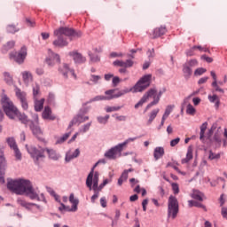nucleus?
I'll list each match as a JSON object with an SVG mask.
<instances>
[{
  "label": "nucleus",
  "instance_id": "1",
  "mask_svg": "<svg viewBox=\"0 0 227 227\" xmlns=\"http://www.w3.org/2000/svg\"><path fill=\"white\" fill-rule=\"evenodd\" d=\"M1 104L8 118H10L11 120H15V118H18L20 123H23V125H26V127H27V124L30 123L31 121L26 114L19 112V109L15 107L13 102H12V100H10L8 97L4 96L2 98Z\"/></svg>",
  "mask_w": 227,
  "mask_h": 227
},
{
  "label": "nucleus",
  "instance_id": "2",
  "mask_svg": "<svg viewBox=\"0 0 227 227\" xmlns=\"http://www.w3.org/2000/svg\"><path fill=\"white\" fill-rule=\"evenodd\" d=\"M162 90H160L159 93L157 94V90L156 89H151L149 90L144 96L143 98L140 99V101L135 105V109H137L138 107H141V106H143V104L148 102L149 98H153V101H152L151 103H149L147 105V106L145 107V113H146V111L148 109H150V107H153V106H157V104H159L160 98L162 97Z\"/></svg>",
  "mask_w": 227,
  "mask_h": 227
},
{
  "label": "nucleus",
  "instance_id": "3",
  "mask_svg": "<svg viewBox=\"0 0 227 227\" xmlns=\"http://www.w3.org/2000/svg\"><path fill=\"white\" fill-rule=\"evenodd\" d=\"M30 185L31 181L27 179L11 180L7 184V189L14 192V194L22 196L26 194Z\"/></svg>",
  "mask_w": 227,
  "mask_h": 227
},
{
  "label": "nucleus",
  "instance_id": "4",
  "mask_svg": "<svg viewBox=\"0 0 227 227\" xmlns=\"http://www.w3.org/2000/svg\"><path fill=\"white\" fill-rule=\"evenodd\" d=\"M54 36H57V39L53 41L54 47H67L68 45V41L67 37L69 35H72V31L68 27H60L56 29L53 33Z\"/></svg>",
  "mask_w": 227,
  "mask_h": 227
},
{
  "label": "nucleus",
  "instance_id": "5",
  "mask_svg": "<svg viewBox=\"0 0 227 227\" xmlns=\"http://www.w3.org/2000/svg\"><path fill=\"white\" fill-rule=\"evenodd\" d=\"M26 150L29 153L35 164H40V160L45 159V148L42 146L26 145Z\"/></svg>",
  "mask_w": 227,
  "mask_h": 227
},
{
  "label": "nucleus",
  "instance_id": "6",
  "mask_svg": "<svg viewBox=\"0 0 227 227\" xmlns=\"http://www.w3.org/2000/svg\"><path fill=\"white\" fill-rule=\"evenodd\" d=\"M99 176L100 174L98 172L93 173L92 168L86 179V185L90 189V191H91V189H93L94 192L102 191L104 187H106V185L103 183L98 186Z\"/></svg>",
  "mask_w": 227,
  "mask_h": 227
},
{
  "label": "nucleus",
  "instance_id": "7",
  "mask_svg": "<svg viewBox=\"0 0 227 227\" xmlns=\"http://www.w3.org/2000/svg\"><path fill=\"white\" fill-rule=\"evenodd\" d=\"M179 210L178 200L170 195L168 200V219H176Z\"/></svg>",
  "mask_w": 227,
  "mask_h": 227
},
{
  "label": "nucleus",
  "instance_id": "8",
  "mask_svg": "<svg viewBox=\"0 0 227 227\" xmlns=\"http://www.w3.org/2000/svg\"><path fill=\"white\" fill-rule=\"evenodd\" d=\"M152 82V74H146L143 76L135 84L133 89L130 90V91H133V93H139L141 91H145L146 88L150 86Z\"/></svg>",
  "mask_w": 227,
  "mask_h": 227
},
{
  "label": "nucleus",
  "instance_id": "9",
  "mask_svg": "<svg viewBox=\"0 0 227 227\" xmlns=\"http://www.w3.org/2000/svg\"><path fill=\"white\" fill-rule=\"evenodd\" d=\"M27 56V48L26 46L21 47L19 53H10V59H13L19 65H22L24 63L26 58Z\"/></svg>",
  "mask_w": 227,
  "mask_h": 227
},
{
  "label": "nucleus",
  "instance_id": "10",
  "mask_svg": "<svg viewBox=\"0 0 227 227\" xmlns=\"http://www.w3.org/2000/svg\"><path fill=\"white\" fill-rule=\"evenodd\" d=\"M14 91L17 98L20 99L23 111H27V109H29V104L27 103V94L19 88H16Z\"/></svg>",
  "mask_w": 227,
  "mask_h": 227
},
{
  "label": "nucleus",
  "instance_id": "11",
  "mask_svg": "<svg viewBox=\"0 0 227 227\" xmlns=\"http://www.w3.org/2000/svg\"><path fill=\"white\" fill-rule=\"evenodd\" d=\"M121 152H123V149L121 148V145L119 144L118 145L107 151L105 153V157L110 160L118 159V157H121Z\"/></svg>",
  "mask_w": 227,
  "mask_h": 227
},
{
  "label": "nucleus",
  "instance_id": "12",
  "mask_svg": "<svg viewBox=\"0 0 227 227\" xmlns=\"http://www.w3.org/2000/svg\"><path fill=\"white\" fill-rule=\"evenodd\" d=\"M7 144L10 146L11 150H13L14 157L16 160H22V153H20V150L17 145V142H15V138L13 137L7 138Z\"/></svg>",
  "mask_w": 227,
  "mask_h": 227
},
{
  "label": "nucleus",
  "instance_id": "13",
  "mask_svg": "<svg viewBox=\"0 0 227 227\" xmlns=\"http://www.w3.org/2000/svg\"><path fill=\"white\" fill-rule=\"evenodd\" d=\"M59 72L66 79H68V74H71L72 77H74V79H77V74H75V71L70 68V66L67 63H63L59 67Z\"/></svg>",
  "mask_w": 227,
  "mask_h": 227
},
{
  "label": "nucleus",
  "instance_id": "14",
  "mask_svg": "<svg viewBox=\"0 0 227 227\" xmlns=\"http://www.w3.org/2000/svg\"><path fill=\"white\" fill-rule=\"evenodd\" d=\"M48 67H54L56 63H61L59 54L55 53L52 50H48V58L46 59Z\"/></svg>",
  "mask_w": 227,
  "mask_h": 227
},
{
  "label": "nucleus",
  "instance_id": "15",
  "mask_svg": "<svg viewBox=\"0 0 227 227\" xmlns=\"http://www.w3.org/2000/svg\"><path fill=\"white\" fill-rule=\"evenodd\" d=\"M33 120L30 121L29 129L32 130L35 136H40L42 134V129L38 126V114H33Z\"/></svg>",
  "mask_w": 227,
  "mask_h": 227
},
{
  "label": "nucleus",
  "instance_id": "16",
  "mask_svg": "<svg viewBox=\"0 0 227 227\" xmlns=\"http://www.w3.org/2000/svg\"><path fill=\"white\" fill-rule=\"evenodd\" d=\"M168 33V28L166 26L157 27L153 30V33L150 34L151 38L155 40V38H160V36H164V35Z\"/></svg>",
  "mask_w": 227,
  "mask_h": 227
},
{
  "label": "nucleus",
  "instance_id": "17",
  "mask_svg": "<svg viewBox=\"0 0 227 227\" xmlns=\"http://www.w3.org/2000/svg\"><path fill=\"white\" fill-rule=\"evenodd\" d=\"M69 56L74 59V63H78L79 65L86 63V57L82 56V54L78 51H71L69 52Z\"/></svg>",
  "mask_w": 227,
  "mask_h": 227
},
{
  "label": "nucleus",
  "instance_id": "18",
  "mask_svg": "<svg viewBox=\"0 0 227 227\" xmlns=\"http://www.w3.org/2000/svg\"><path fill=\"white\" fill-rule=\"evenodd\" d=\"M114 67H121V68H130L134 67V61L131 59L123 60H115L113 63Z\"/></svg>",
  "mask_w": 227,
  "mask_h": 227
},
{
  "label": "nucleus",
  "instance_id": "19",
  "mask_svg": "<svg viewBox=\"0 0 227 227\" xmlns=\"http://www.w3.org/2000/svg\"><path fill=\"white\" fill-rule=\"evenodd\" d=\"M26 196H28V198H30V200H39V194L40 192L38 190H35V188H33V184H30V186H28V189L26 192Z\"/></svg>",
  "mask_w": 227,
  "mask_h": 227
},
{
  "label": "nucleus",
  "instance_id": "20",
  "mask_svg": "<svg viewBox=\"0 0 227 227\" xmlns=\"http://www.w3.org/2000/svg\"><path fill=\"white\" fill-rule=\"evenodd\" d=\"M88 120H90L89 116H83V115L78 114L74 116V119L70 121L69 129L74 127V125L77 123H84V121H88Z\"/></svg>",
  "mask_w": 227,
  "mask_h": 227
},
{
  "label": "nucleus",
  "instance_id": "21",
  "mask_svg": "<svg viewBox=\"0 0 227 227\" xmlns=\"http://www.w3.org/2000/svg\"><path fill=\"white\" fill-rule=\"evenodd\" d=\"M45 152L51 160H59V157H61V155H59V153H58V152L52 148L45 147Z\"/></svg>",
  "mask_w": 227,
  "mask_h": 227
},
{
  "label": "nucleus",
  "instance_id": "22",
  "mask_svg": "<svg viewBox=\"0 0 227 227\" xmlns=\"http://www.w3.org/2000/svg\"><path fill=\"white\" fill-rule=\"evenodd\" d=\"M125 93H129V90H122L116 93V90H109L105 92V97H114L113 98H119V97H121L125 95Z\"/></svg>",
  "mask_w": 227,
  "mask_h": 227
},
{
  "label": "nucleus",
  "instance_id": "23",
  "mask_svg": "<svg viewBox=\"0 0 227 227\" xmlns=\"http://www.w3.org/2000/svg\"><path fill=\"white\" fill-rule=\"evenodd\" d=\"M23 82L29 85L30 82H33V74L30 71H23L21 73Z\"/></svg>",
  "mask_w": 227,
  "mask_h": 227
},
{
  "label": "nucleus",
  "instance_id": "24",
  "mask_svg": "<svg viewBox=\"0 0 227 227\" xmlns=\"http://www.w3.org/2000/svg\"><path fill=\"white\" fill-rule=\"evenodd\" d=\"M69 201L70 203H72V207L69 209V212H77V206L79 205V200L75 199L74 193L70 194Z\"/></svg>",
  "mask_w": 227,
  "mask_h": 227
},
{
  "label": "nucleus",
  "instance_id": "25",
  "mask_svg": "<svg viewBox=\"0 0 227 227\" xmlns=\"http://www.w3.org/2000/svg\"><path fill=\"white\" fill-rule=\"evenodd\" d=\"M43 120H56V117L52 115V111L49 106H45L43 112Z\"/></svg>",
  "mask_w": 227,
  "mask_h": 227
},
{
  "label": "nucleus",
  "instance_id": "26",
  "mask_svg": "<svg viewBox=\"0 0 227 227\" xmlns=\"http://www.w3.org/2000/svg\"><path fill=\"white\" fill-rule=\"evenodd\" d=\"M164 147H156L153 152V157L155 160H159V159H162L164 157Z\"/></svg>",
  "mask_w": 227,
  "mask_h": 227
},
{
  "label": "nucleus",
  "instance_id": "27",
  "mask_svg": "<svg viewBox=\"0 0 227 227\" xmlns=\"http://www.w3.org/2000/svg\"><path fill=\"white\" fill-rule=\"evenodd\" d=\"M160 111V109L156 108L149 114V119L147 121V125H152L153 120H155V118H157V115L159 114Z\"/></svg>",
  "mask_w": 227,
  "mask_h": 227
},
{
  "label": "nucleus",
  "instance_id": "28",
  "mask_svg": "<svg viewBox=\"0 0 227 227\" xmlns=\"http://www.w3.org/2000/svg\"><path fill=\"white\" fill-rule=\"evenodd\" d=\"M209 102H211V104H215V107L218 108L220 104H221V99H219V96L214 94L212 95H208L207 97Z\"/></svg>",
  "mask_w": 227,
  "mask_h": 227
},
{
  "label": "nucleus",
  "instance_id": "29",
  "mask_svg": "<svg viewBox=\"0 0 227 227\" xmlns=\"http://www.w3.org/2000/svg\"><path fill=\"white\" fill-rule=\"evenodd\" d=\"M192 147L189 146L187 149L186 157L181 160L182 164H187V162L192 160Z\"/></svg>",
  "mask_w": 227,
  "mask_h": 227
},
{
  "label": "nucleus",
  "instance_id": "30",
  "mask_svg": "<svg viewBox=\"0 0 227 227\" xmlns=\"http://www.w3.org/2000/svg\"><path fill=\"white\" fill-rule=\"evenodd\" d=\"M183 74L185 79H190L192 75V68L189 67L187 65L183 66Z\"/></svg>",
  "mask_w": 227,
  "mask_h": 227
},
{
  "label": "nucleus",
  "instance_id": "31",
  "mask_svg": "<svg viewBox=\"0 0 227 227\" xmlns=\"http://www.w3.org/2000/svg\"><path fill=\"white\" fill-rule=\"evenodd\" d=\"M102 79L100 75L91 74L90 77V82H85V84H98V82Z\"/></svg>",
  "mask_w": 227,
  "mask_h": 227
},
{
  "label": "nucleus",
  "instance_id": "32",
  "mask_svg": "<svg viewBox=\"0 0 227 227\" xmlns=\"http://www.w3.org/2000/svg\"><path fill=\"white\" fill-rule=\"evenodd\" d=\"M192 198L197 200V201H203L204 195L201 192L198 190H193L192 193Z\"/></svg>",
  "mask_w": 227,
  "mask_h": 227
},
{
  "label": "nucleus",
  "instance_id": "33",
  "mask_svg": "<svg viewBox=\"0 0 227 227\" xmlns=\"http://www.w3.org/2000/svg\"><path fill=\"white\" fill-rule=\"evenodd\" d=\"M15 47V43L13 41L8 42L6 44H4L2 47V52L3 54H6L8 51H12V49Z\"/></svg>",
  "mask_w": 227,
  "mask_h": 227
},
{
  "label": "nucleus",
  "instance_id": "34",
  "mask_svg": "<svg viewBox=\"0 0 227 227\" xmlns=\"http://www.w3.org/2000/svg\"><path fill=\"white\" fill-rule=\"evenodd\" d=\"M115 96H112V97H106V96H96L94 98H91L89 101V104H91V102H98L99 100H113V98H114Z\"/></svg>",
  "mask_w": 227,
  "mask_h": 227
},
{
  "label": "nucleus",
  "instance_id": "35",
  "mask_svg": "<svg viewBox=\"0 0 227 227\" xmlns=\"http://www.w3.org/2000/svg\"><path fill=\"white\" fill-rule=\"evenodd\" d=\"M79 155H81V151L79 149H75L73 154H67L66 160L67 162H70L72 159H77Z\"/></svg>",
  "mask_w": 227,
  "mask_h": 227
},
{
  "label": "nucleus",
  "instance_id": "36",
  "mask_svg": "<svg viewBox=\"0 0 227 227\" xmlns=\"http://www.w3.org/2000/svg\"><path fill=\"white\" fill-rule=\"evenodd\" d=\"M45 102L44 98H42L41 100H36L35 102V110L38 113L43 109V103Z\"/></svg>",
  "mask_w": 227,
  "mask_h": 227
},
{
  "label": "nucleus",
  "instance_id": "37",
  "mask_svg": "<svg viewBox=\"0 0 227 227\" xmlns=\"http://www.w3.org/2000/svg\"><path fill=\"white\" fill-rule=\"evenodd\" d=\"M184 65H186L189 68H194V67H198L199 65L198 59H190L186 61Z\"/></svg>",
  "mask_w": 227,
  "mask_h": 227
},
{
  "label": "nucleus",
  "instance_id": "38",
  "mask_svg": "<svg viewBox=\"0 0 227 227\" xmlns=\"http://www.w3.org/2000/svg\"><path fill=\"white\" fill-rule=\"evenodd\" d=\"M186 114H190V116H194V114H196V108H194L192 105L189 104L186 106Z\"/></svg>",
  "mask_w": 227,
  "mask_h": 227
},
{
  "label": "nucleus",
  "instance_id": "39",
  "mask_svg": "<svg viewBox=\"0 0 227 227\" xmlns=\"http://www.w3.org/2000/svg\"><path fill=\"white\" fill-rule=\"evenodd\" d=\"M69 31H71V34H69L67 36H73L74 38H81V36H82V32L81 31H75L72 28H69Z\"/></svg>",
  "mask_w": 227,
  "mask_h": 227
},
{
  "label": "nucleus",
  "instance_id": "40",
  "mask_svg": "<svg viewBox=\"0 0 227 227\" xmlns=\"http://www.w3.org/2000/svg\"><path fill=\"white\" fill-rule=\"evenodd\" d=\"M68 137H70V133H66L64 134L61 137L58 138L57 140V145H62V143H65V141H67V139H68Z\"/></svg>",
  "mask_w": 227,
  "mask_h": 227
},
{
  "label": "nucleus",
  "instance_id": "41",
  "mask_svg": "<svg viewBox=\"0 0 227 227\" xmlns=\"http://www.w3.org/2000/svg\"><path fill=\"white\" fill-rule=\"evenodd\" d=\"M18 204L20 207H24V208H30L31 207H33V205L35 204H31V203H27L26 200H18Z\"/></svg>",
  "mask_w": 227,
  "mask_h": 227
},
{
  "label": "nucleus",
  "instance_id": "42",
  "mask_svg": "<svg viewBox=\"0 0 227 227\" xmlns=\"http://www.w3.org/2000/svg\"><path fill=\"white\" fill-rule=\"evenodd\" d=\"M207 127H208V122H204L200 126V139H203L205 137V132L207 130Z\"/></svg>",
  "mask_w": 227,
  "mask_h": 227
},
{
  "label": "nucleus",
  "instance_id": "43",
  "mask_svg": "<svg viewBox=\"0 0 227 227\" xmlns=\"http://www.w3.org/2000/svg\"><path fill=\"white\" fill-rule=\"evenodd\" d=\"M208 159L209 160H215L221 159V154L209 151Z\"/></svg>",
  "mask_w": 227,
  "mask_h": 227
},
{
  "label": "nucleus",
  "instance_id": "44",
  "mask_svg": "<svg viewBox=\"0 0 227 227\" xmlns=\"http://www.w3.org/2000/svg\"><path fill=\"white\" fill-rule=\"evenodd\" d=\"M174 107H175V106H168L166 107L163 117L168 118L169 116V114H171V113L173 112Z\"/></svg>",
  "mask_w": 227,
  "mask_h": 227
},
{
  "label": "nucleus",
  "instance_id": "45",
  "mask_svg": "<svg viewBox=\"0 0 227 227\" xmlns=\"http://www.w3.org/2000/svg\"><path fill=\"white\" fill-rule=\"evenodd\" d=\"M7 32L8 33H17L19 31V28L15 25H8L7 27Z\"/></svg>",
  "mask_w": 227,
  "mask_h": 227
},
{
  "label": "nucleus",
  "instance_id": "46",
  "mask_svg": "<svg viewBox=\"0 0 227 227\" xmlns=\"http://www.w3.org/2000/svg\"><path fill=\"white\" fill-rule=\"evenodd\" d=\"M90 127H91V121L82 126V128L80 129V132H82V134L88 132V130H90Z\"/></svg>",
  "mask_w": 227,
  "mask_h": 227
},
{
  "label": "nucleus",
  "instance_id": "47",
  "mask_svg": "<svg viewBox=\"0 0 227 227\" xmlns=\"http://www.w3.org/2000/svg\"><path fill=\"white\" fill-rule=\"evenodd\" d=\"M167 168H173V169H175V171H176L177 173H181V175H185V173L180 171V168H178V167H176L175 164L168 162L167 164Z\"/></svg>",
  "mask_w": 227,
  "mask_h": 227
},
{
  "label": "nucleus",
  "instance_id": "48",
  "mask_svg": "<svg viewBox=\"0 0 227 227\" xmlns=\"http://www.w3.org/2000/svg\"><path fill=\"white\" fill-rule=\"evenodd\" d=\"M25 20L28 27H35V26H36V23L35 22V20H32L29 18H26Z\"/></svg>",
  "mask_w": 227,
  "mask_h": 227
},
{
  "label": "nucleus",
  "instance_id": "49",
  "mask_svg": "<svg viewBox=\"0 0 227 227\" xmlns=\"http://www.w3.org/2000/svg\"><path fill=\"white\" fill-rule=\"evenodd\" d=\"M207 72V69L203 67H199L194 71V75H203Z\"/></svg>",
  "mask_w": 227,
  "mask_h": 227
},
{
  "label": "nucleus",
  "instance_id": "50",
  "mask_svg": "<svg viewBox=\"0 0 227 227\" xmlns=\"http://www.w3.org/2000/svg\"><path fill=\"white\" fill-rule=\"evenodd\" d=\"M120 109H121V107H120V106H107L106 108V111L107 113H113L114 111H120Z\"/></svg>",
  "mask_w": 227,
  "mask_h": 227
},
{
  "label": "nucleus",
  "instance_id": "51",
  "mask_svg": "<svg viewBox=\"0 0 227 227\" xmlns=\"http://www.w3.org/2000/svg\"><path fill=\"white\" fill-rule=\"evenodd\" d=\"M136 139H137V137L128 138L122 144H119V145L121 146V149L123 150L124 146H127V145H129V143H130V141H136Z\"/></svg>",
  "mask_w": 227,
  "mask_h": 227
},
{
  "label": "nucleus",
  "instance_id": "52",
  "mask_svg": "<svg viewBox=\"0 0 227 227\" xmlns=\"http://www.w3.org/2000/svg\"><path fill=\"white\" fill-rule=\"evenodd\" d=\"M196 49H198V51H200V52H208V51H208V48H207V47H202V46H200V45L193 46V47H192V50H196Z\"/></svg>",
  "mask_w": 227,
  "mask_h": 227
},
{
  "label": "nucleus",
  "instance_id": "53",
  "mask_svg": "<svg viewBox=\"0 0 227 227\" xmlns=\"http://www.w3.org/2000/svg\"><path fill=\"white\" fill-rule=\"evenodd\" d=\"M109 120V115H106L105 117H98V121L99 123H103L105 125V123L107 122V121Z\"/></svg>",
  "mask_w": 227,
  "mask_h": 227
},
{
  "label": "nucleus",
  "instance_id": "54",
  "mask_svg": "<svg viewBox=\"0 0 227 227\" xmlns=\"http://www.w3.org/2000/svg\"><path fill=\"white\" fill-rule=\"evenodd\" d=\"M38 93H40V86L38 84H35V86L33 88L34 97H36Z\"/></svg>",
  "mask_w": 227,
  "mask_h": 227
},
{
  "label": "nucleus",
  "instance_id": "55",
  "mask_svg": "<svg viewBox=\"0 0 227 227\" xmlns=\"http://www.w3.org/2000/svg\"><path fill=\"white\" fill-rule=\"evenodd\" d=\"M210 74L214 80V82H212V86H215L216 82H217V75L215 74V72H214V71H211Z\"/></svg>",
  "mask_w": 227,
  "mask_h": 227
},
{
  "label": "nucleus",
  "instance_id": "56",
  "mask_svg": "<svg viewBox=\"0 0 227 227\" xmlns=\"http://www.w3.org/2000/svg\"><path fill=\"white\" fill-rule=\"evenodd\" d=\"M4 81L6 82H12V75L9 73H4Z\"/></svg>",
  "mask_w": 227,
  "mask_h": 227
},
{
  "label": "nucleus",
  "instance_id": "57",
  "mask_svg": "<svg viewBox=\"0 0 227 227\" xmlns=\"http://www.w3.org/2000/svg\"><path fill=\"white\" fill-rule=\"evenodd\" d=\"M178 143H180V137H176V138L171 140L170 146L175 147V146H176V145H178Z\"/></svg>",
  "mask_w": 227,
  "mask_h": 227
},
{
  "label": "nucleus",
  "instance_id": "58",
  "mask_svg": "<svg viewBox=\"0 0 227 227\" xmlns=\"http://www.w3.org/2000/svg\"><path fill=\"white\" fill-rule=\"evenodd\" d=\"M172 189L174 191V194H178L180 192V189L178 188V184L173 183L172 184Z\"/></svg>",
  "mask_w": 227,
  "mask_h": 227
},
{
  "label": "nucleus",
  "instance_id": "59",
  "mask_svg": "<svg viewBox=\"0 0 227 227\" xmlns=\"http://www.w3.org/2000/svg\"><path fill=\"white\" fill-rule=\"evenodd\" d=\"M200 59H204V61H207V63H212V61H214L212 58L207 57V55H202Z\"/></svg>",
  "mask_w": 227,
  "mask_h": 227
},
{
  "label": "nucleus",
  "instance_id": "60",
  "mask_svg": "<svg viewBox=\"0 0 227 227\" xmlns=\"http://www.w3.org/2000/svg\"><path fill=\"white\" fill-rule=\"evenodd\" d=\"M115 120H117V121H127V116L116 115Z\"/></svg>",
  "mask_w": 227,
  "mask_h": 227
},
{
  "label": "nucleus",
  "instance_id": "61",
  "mask_svg": "<svg viewBox=\"0 0 227 227\" xmlns=\"http://www.w3.org/2000/svg\"><path fill=\"white\" fill-rule=\"evenodd\" d=\"M112 82L114 86H118L120 84V77L114 76Z\"/></svg>",
  "mask_w": 227,
  "mask_h": 227
},
{
  "label": "nucleus",
  "instance_id": "62",
  "mask_svg": "<svg viewBox=\"0 0 227 227\" xmlns=\"http://www.w3.org/2000/svg\"><path fill=\"white\" fill-rule=\"evenodd\" d=\"M0 184H4V170H0Z\"/></svg>",
  "mask_w": 227,
  "mask_h": 227
},
{
  "label": "nucleus",
  "instance_id": "63",
  "mask_svg": "<svg viewBox=\"0 0 227 227\" xmlns=\"http://www.w3.org/2000/svg\"><path fill=\"white\" fill-rule=\"evenodd\" d=\"M214 140L215 141V143L221 144V135H219L218 133H215L214 136Z\"/></svg>",
  "mask_w": 227,
  "mask_h": 227
},
{
  "label": "nucleus",
  "instance_id": "64",
  "mask_svg": "<svg viewBox=\"0 0 227 227\" xmlns=\"http://www.w3.org/2000/svg\"><path fill=\"white\" fill-rule=\"evenodd\" d=\"M222 215L223 219H227V207H222Z\"/></svg>",
  "mask_w": 227,
  "mask_h": 227
}]
</instances>
